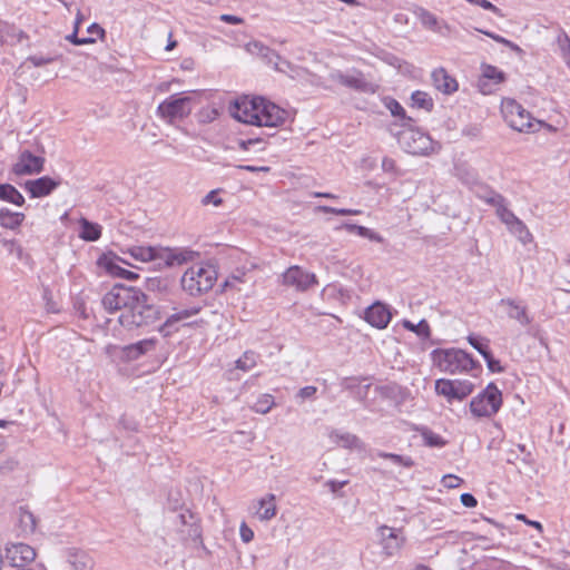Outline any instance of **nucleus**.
<instances>
[{
	"label": "nucleus",
	"instance_id": "5",
	"mask_svg": "<svg viewBox=\"0 0 570 570\" xmlns=\"http://www.w3.org/2000/svg\"><path fill=\"white\" fill-rule=\"evenodd\" d=\"M501 111L507 124L520 132H532L538 130V127L546 125L535 120L528 110L513 99H504Z\"/></svg>",
	"mask_w": 570,
	"mask_h": 570
},
{
	"label": "nucleus",
	"instance_id": "54",
	"mask_svg": "<svg viewBox=\"0 0 570 570\" xmlns=\"http://www.w3.org/2000/svg\"><path fill=\"white\" fill-rule=\"evenodd\" d=\"M316 392H317L316 386L308 385V386L302 387L298 391L297 396L301 397L302 400L312 399L315 396Z\"/></svg>",
	"mask_w": 570,
	"mask_h": 570
},
{
	"label": "nucleus",
	"instance_id": "35",
	"mask_svg": "<svg viewBox=\"0 0 570 570\" xmlns=\"http://www.w3.org/2000/svg\"><path fill=\"white\" fill-rule=\"evenodd\" d=\"M412 107L431 111L434 102L430 95L425 91L416 90L411 96Z\"/></svg>",
	"mask_w": 570,
	"mask_h": 570
},
{
	"label": "nucleus",
	"instance_id": "26",
	"mask_svg": "<svg viewBox=\"0 0 570 570\" xmlns=\"http://www.w3.org/2000/svg\"><path fill=\"white\" fill-rule=\"evenodd\" d=\"M417 17L421 23L433 31L444 35L443 29L449 30V26L444 21H440L435 14L425 9H420Z\"/></svg>",
	"mask_w": 570,
	"mask_h": 570
},
{
	"label": "nucleus",
	"instance_id": "59",
	"mask_svg": "<svg viewBox=\"0 0 570 570\" xmlns=\"http://www.w3.org/2000/svg\"><path fill=\"white\" fill-rule=\"evenodd\" d=\"M347 484V481L328 480L325 485L332 493H337L342 488Z\"/></svg>",
	"mask_w": 570,
	"mask_h": 570
},
{
	"label": "nucleus",
	"instance_id": "18",
	"mask_svg": "<svg viewBox=\"0 0 570 570\" xmlns=\"http://www.w3.org/2000/svg\"><path fill=\"white\" fill-rule=\"evenodd\" d=\"M482 198L485 203L495 207L497 215L508 227L518 219V217L507 207L505 198L501 194L490 190Z\"/></svg>",
	"mask_w": 570,
	"mask_h": 570
},
{
	"label": "nucleus",
	"instance_id": "14",
	"mask_svg": "<svg viewBox=\"0 0 570 570\" xmlns=\"http://www.w3.org/2000/svg\"><path fill=\"white\" fill-rule=\"evenodd\" d=\"M61 184L60 178L42 176L37 179L27 180L23 188L32 198H41L50 195Z\"/></svg>",
	"mask_w": 570,
	"mask_h": 570
},
{
	"label": "nucleus",
	"instance_id": "44",
	"mask_svg": "<svg viewBox=\"0 0 570 570\" xmlns=\"http://www.w3.org/2000/svg\"><path fill=\"white\" fill-rule=\"evenodd\" d=\"M468 341L470 345L475 348L483 357H488L487 354L490 352L489 340L475 335H469Z\"/></svg>",
	"mask_w": 570,
	"mask_h": 570
},
{
	"label": "nucleus",
	"instance_id": "36",
	"mask_svg": "<svg viewBox=\"0 0 570 570\" xmlns=\"http://www.w3.org/2000/svg\"><path fill=\"white\" fill-rule=\"evenodd\" d=\"M419 431L426 446L442 448L446 444V441L441 435L434 433L428 428H421Z\"/></svg>",
	"mask_w": 570,
	"mask_h": 570
},
{
	"label": "nucleus",
	"instance_id": "8",
	"mask_svg": "<svg viewBox=\"0 0 570 570\" xmlns=\"http://www.w3.org/2000/svg\"><path fill=\"white\" fill-rule=\"evenodd\" d=\"M501 405V391L495 384L490 383L483 392L471 400L470 410L474 416L490 417L500 410Z\"/></svg>",
	"mask_w": 570,
	"mask_h": 570
},
{
	"label": "nucleus",
	"instance_id": "37",
	"mask_svg": "<svg viewBox=\"0 0 570 570\" xmlns=\"http://www.w3.org/2000/svg\"><path fill=\"white\" fill-rule=\"evenodd\" d=\"M259 355L253 351H246L237 361L236 368L244 372L250 371L256 366Z\"/></svg>",
	"mask_w": 570,
	"mask_h": 570
},
{
	"label": "nucleus",
	"instance_id": "23",
	"mask_svg": "<svg viewBox=\"0 0 570 570\" xmlns=\"http://www.w3.org/2000/svg\"><path fill=\"white\" fill-rule=\"evenodd\" d=\"M199 253L188 248H174L169 249L166 255V263L170 266L181 265L184 263L193 262Z\"/></svg>",
	"mask_w": 570,
	"mask_h": 570
},
{
	"label": "nucleus",
	"instance_id": "16",
	"mask_svg": "<svg viewBox=\"0 0 570 570\" xmlns=\"http://www.w3.org/2000/svg\"><path fill=\"white\" fill-rule=\"evenodd\" d=\"M392 314L387 305L375 302L365 309L364 320L373 327L383 330L391 322Z\"/></svg>",
	"mask_w": 570,
	"mask_h": 570
},
{
	"label": "nucleus",
	"instance_id": "19",
	"mask_svg": "<svg viewBox=\"0 0 570 570\" xmlns=\"http://www.w3.org/2000/svg\"><path fill=\"white\" fill-rule=\"evenodd\" d=\"M66 561L70 570H94L95 568V560L90 553L76 548L67 551Z\"/></svg>",
	"mask_w": 570,
	"mask_h": 570
},
{
	"label": "nucleus",
	"instance_id": "40",
	"mask_svg": "<svg viewBox=\"0 0 570 570\" xmlns=\"http://www.w3.org/2000/svg\"><path fill=\"white\" fill-rule=\"evenodd\" d=\"M274 396L271 394H262L256 402L252 405V410L261 413L266 414L268 413L272 407L274 406Z\"/></svg>",
	"mask_w": 570,
	"mask_h": 570
},
{
	"label": "nucleus",
	"instance_id": "6",
	"mask_svg": "<svg viewBox=\"0 0 570 570\" xmlns=\"http://www.w3.org/2000/svg\"><path fill=\"white\" fill-rule=\"evenodd\" d=\"M194 102L195 98L193 95H171L158 105L157 115L168 124H174L190 115Z\"/></svg>",
	"mask_w": 570,
	"mask_h": 570
},
{
	"label": "nucleus",
	"instance_id": "3",
	"mask_svg": "<svg viewBox=\"0 0 570 570\" xmlns=\"http://www.w3.org/2000/svg\"><path fill=\"white\" fill-rule=\"evenodd\" d=\"M217 281V271L210 263L197 264L189 267L181 276L183 289L190 296H200L213 288Z\"/></svg>",
	"mask_w": 570,
	"mask_h": 570
},
{
	"label": "nucleus",
	"instance_id": "60",
	"mask_svg": "<svg viewBox=\"0 0 570 570\" xmlns=\"http://www.w3.org/2000/svg\"><path fill=\"white\" fill-rule=\"evenodd\" d=\"M203 204H214L215 206H218L222 204V199L217 197V194L215 190L209 191L203 199Z\"/></svg>",
	"mask_w": 570,
	"mask_h": 570
},
{
	"label": "nucleus",
	"instance_id": "15",
	"mask_svg": "<svg viewBox=\"0 0 570 570\" xmlns=\"http://www.w3.org/2000/svg\"><path fill=\"white\" fill-rule=\"evenodd\" d=\"M334 79L342 86L365 94H374L376 89V86L367 81L364 75L360 71H355L354 73L338 72L336 76H334Z\"/></svg>",
	"mask_w": 570,
	"mask_h": 570
},
{
	"label": "nucleus",
	"instance_id": "27",
	"mask_svg": "<svg viewBox=\"0 0 570 570\" xmlns=\"http://www.w3.org/2000/svg\"><path fill=\"white\" fill-rule=\"evenodd\" d=\"M18 522L21 532L32 534L37 529V519L35 514L24 507L19 508Z\"/></svg>",
	"mask_w": 570,
	"mask_h": 570
},
{
	"label": "nucleus",
	"instance_id": "4",
	"mask_svg": "<svg viewBox=\"0 0 570 570\" xmlns=\"http://www.w3.org/2000/svg\"><path fill=\"white\" fill-rule=\"evenodd\" d=\"M434 364L442 371L450 374L469 372L473 370L476 362L463 350H435L432 353Z\"/></svg>",
	"mask_w": 570,
	"mask_h": 570
},
{
	"label": "nucleus",
	"instance_id": "58",
	"mask_svg": "<svg viewBox=\"0 0 570 570\" xmlns=\"http://www.w3.org/2000/svg\"><path fill=\"white\" fill-rule=\"evenodd\" d=\"M461 503L466 508H474L478 504L476 499L471 493H463L461 494Z\"/></svg>",
	"mask_w": 570,
	"mask_h": 570
},
{
	"label": "nucleus",
	"instance_id": "33",
	"mask_svg": "<svg viewBox=\"0 0 570 570\" xmlns=\"http://www.w3.org/2000/svg\"><path fill=\"white\" fill-rule=\"evenodd\" d=\"M493 80L494 85L501 83L504 80V73L493 66H484L482 78L480 79L479 86L483 92L491 91L485 89V80Z\"/></svg>",
	"mask_w": 570,
	"mask_h": 570
},
{
	"label": "nucleus",
	"instance_id": "55",
	"mask_svg": "<svg viewBox=\"0 0 570 570\" xmlns=\"http://www.w3.org/2000/svg\"><path fill=\"white\" fill-rule=\"evenodd\" d=\"M263 142L262 138H249V139H239L238 147L243 150H248L250 146L261 145Z\"/></svg>",
	"mask_w": 570,
	"mask_h": 570
},
{
	"label": "nucleus",
	"instance_id": "45",
	"mask_svg": "<svg viewBox=\"0 0 570 570\" xmlns=\"http://www.w3.org/2000/svg\"><path fill=\"white\" fill-rule=\"evenodd\" d=\"M130 254L134 258L141 262H149L156 257L155 249L151 247H134L130 249Z\"/></svg>",
	"mask_w": 570,
	"mask_h": 570
},
{
	"label": "nucleus",
	"instance_id": "22",
	"mask_svg": "<svg viewBox=\"0 0 570 570\" xmlns=\"http://www.w3.org/2000/svg\"><path fill=\"white\" fill-rule=\"evenodd\" d=\"M248 49L252 52H256L261 56L268 65H272L275 70L279 72H286V70L279 65L281 56L273 49L264 46L258 41L248 43Z\"/></svg>",
	"mask_w": 570,
	"mask_h": 570
},
{
	"label": "nucleus",
	"instance_id": "61",
	"mask_svg": "<svg viewBox=\"0 0 570 570\" xmlns=\"http://www.w3.org/2000/svg\"><path fill=\"white\" fill-rule=\"evenodd\" d=\"M396 168L395 160L390 157H384L382 159V169L386 173H393Z\"/></svg>",
	"mask_w": 570,
	"mask_h": 570
},
{
	"label": "nucleus",
	"instance_id": "51",
	"mask_svg": "<svg viewBox=\"0 0 570 570\" xmlns=\"http://www.w3.org/2000/svg\"><path fill=\"white\" fill-rule=\"evenodd\" d=\"M461 483H462V479H460L459 476L453 475V474L444 475L442 479V484L448 489L458 488V487H460Z\"/></svg>",
	"mask_w": 570,
	"mask_h": 570
},
{
	"label": "nucleus",
	"instance_id": "34",
	"mask_svg": "<svg viewBox=\"0 0 570 570\" xmlns=\"http://www.w3.org/2000/svg\"><path fill=\"white\" fill-rule=\"evenodd\" d=\"M155 344H156V340H154V338L139 341L135 344L127 346V348H126L127 355L130 358H138L139 356L144 355L148 351L153 350L155 347Z\"/></svg>",
	"mask_w": 570,
	"mask_h": 570
},
{
	"label": "nucleus",
	"instance_id": "50",
	"mask_svg": "<svg viewBox=\"0 0 570 570\" xmlns=\"http://www.w3.org/2000/svg\"><path fill=\"white\" fill-rule=\"evenodd\" d=\"M218 116V111L215 108L204 109L199 112V121L200 122H210L215 120Z\"/></svg>",
	"mask_w": 570,
	"mask_h": 570
},
{
	"label": "nucleus",
	"instance_id": "64",
	"mask_svg": "<svg viewBox=\"0 0 570 570\" xmlns=\"http://www.w3.org/2000/svg\"><path fill=\"white\" fill-rule=\"evenodd\" d=\"M119 425H121L125 430H129V431L136 430V422L128 420L126 416L120 417Z\"/></svg>",
	"mask_w": 570,
	"mask_h": 570
},
{
	"label": "nucleus",
	"instance_id": "31",
	"mask_svg": "<svg viewBox=\"0 0 570 570\" xmlns=\"http://www.w3.org/2000/svg\"><path fill=\"white\" fill-rule=\"evenodd\" d=\"M0 200L22 206L24 204V197L21 193L10 184H0Z\"/></svg>",
	"mask_w": 570,
	"mask_h": 570
},
{
	"label": "nucleus",
	"instance_id": "46",
	"mask_svg": "<svg viewBox=\"0 0 570 570\" xmlns=\"http://www.w3.org/2000/svg\"><path fill=\"white\" fill-rule=\"evenodd\" d=\"M245 276H246V273L243 272V271H236L235 273H233L232 275H229L224 284H223V288L226 289L228 287H236V285L238 283H243L245 282Z\"/></svg>",
	"mask_w": 570,
	"mask_h": 570
},
{
	"label": "nucleus",
	"instance_id": "39",
	"mask_svg": "<svg viewBox=\"0 0 570 570\" xmlns=\"http://www.w3.org/2000/svg\"><path fill=\"white\" fill-rule=\"evenodd\" d=\"M509 230L515 235L523 244H527L531 240L532 235L529 232L528 227L523 224L519 218L512 223L509 227Z\"/></svg>",
	"mask_w": 570,
	"mask_h": 570
},
{
	"label": "nucleus",
	"instance_id": "30",
	"mask_svg": "<svg viewBox=\"0 0 570 570\" xmlns=\"http://www.w3.org/2000/svg\"><path fill=\"white\" fill-rule=\"evenodd\" d=\"M24 220V214L11 212L8 208L0 209V225L4 228L14 229Z\"/></svg>",
	"mask_w": 570,
	"mask_h": 570
},
{
	"label": "nucleus",
	"instance_id": "24",
	"mask_svg": "<svg viewBox=\"0 0 570 570\" xmlns=\"http://www.w3.org/2000/svg\"><path fill=\"white\" fill-rule=\"evenodd\" d=\"M275 501L276 497L273 493H268L258 500L259 509L257 515L261 521H269L276 515L277 507Z\"/></svg>",
	"mask_w": 570,
	"mask_h": 570
},
{
	"label": "nucleus",
	"instance_id": "10",
	"mask_svg": "<svg viewBox=\"0 0 570 570\" xmlns=\"http://www.w3.org/2000/svg\"><path fill=\"white\" fill-rule=\"evenodd\" d=\"M36 558V551L26 543H12L6 548L3 556L4 563L16 569L24 568V566Z\"/></svg>",
	"mask_w": 570,
	"mask_h": 570
},
{
	"label": "nucleus",
	"instance_id": "29",
	"mask_svg": "<svg viewBox=\"0 0 570 570\" xmlns=\"http://www.w3.org/2000/svg\"><path fill=\"white\" fill-rule=\"evenodd\" d=\"M198 313V309L197 308H194V309H183L178 313H175L173 315H170L166 322L159 327V332L164 335V336H168L170 333H171V328L174 327V325L183 320H186L195 314Z\"/></svg>",
	"mask_w": 570,
	"mask_h": 570
},
{
	"label": "nucleus",
	"instance_id": "21",
	"mask_svg": "<svg viewBox=\"0 0 570 570\" xmlns=\"http://www.w3.org/2000/svg\"><path fill=\"white\" fill-rule=\"evenodd\" d=\"M433 86L445 95H451L458 90V81L451 77L444 68L435 69L432 75Z\"/></svg>",
	"mask_w": 570,
	"mask_h": 570
},
{
	"label": "nucleus",
	"instance_id": "1",
	"mask_svg": "<svg viewBox=\"0 0 570 570\" xmlns=\"http://www.w3.org/2000/svg\"><path fill=\"white\" fill-rule=\"evenodd\" d=\"M104 308L109 312H121L118 321L129 331L148 327L160 320L158 306L138 287L114 285L101 299Z\"/></svg>",
	"mask_w": 570,
	"mask_h": 570
},
{
	"label": "nucleus",
	"instance_id": "9",
	"mask_svg": "<svg viewBox=\"0 0 570 570\" xmlns=\"http://www.w3.org/2000/svg\"><path fill=\"white\" fill-rule=\"evenodd\" d=\"M474 385L470 381L439 379L435 381V392L446 397L449 402L452 400L462 401L473 391Z\"/></svg>",
	"mask_w": 570,
	"mask_h": 570
},
{
	"label": "nucleus",
	"instance_id": "43",
	"mask_svg": "<svg viewBox=\"0 0 570 570\" xmlns=\"http://www.w3.org/2000/svg\"><path fill=\"white\" fill-rule=\"evenodd\" d=\"M377 456L386 460H391L394 464L403 465L405 468H412L414 461L410 456H402L395 453L377 452Z\"/></svg>",
	"mask_w": 570,
	"mask_h": 570
},
{
	"label": "nucleus",
	"instance_id": "41",
	"mask_svg": "<svg viewBox=\"0 0 570 570\" xmlns=\"http://www.w3.org/2000/svg\"><path fill=\"white\" fill-rule=\"evenodd\" d=\"M403 326L424 338H429L431 335L430 325L425 320H421L417 324H414L411 321H404Z\"/></svg>",
	"mask_w": 570,
	"mask_h": 570
},
{
	"label": "nucleus",
	"instance_id": "56",
	"mask_svg": "<svg viewBox=\"0 0 570 570\" xmlns=\"http://www.w3.org/2000/svg\"><path fill=\"white\" fill-rule=\"evenodd\" d=\"M317 209L322 213H326V214H335V215H340V216H346L348 215V209L346 208H334V207H330V206H318Z\"/></svg>",
	"mask_w": 570,
	"mask_h": 570
},
{
	"label": "nucleus",
	"instance_id": "48",
	"mask_svg": "<svg viewBox=\"0 0 570 570\" xmlns=\"http://www.w3.org/2000/svg\"><path fill=\"white\" fill-rule=\"evenodd\" d=\"M488 357H483L487 362L488 368L491 372L501 373L503 372V367L500 364L499 360H495L491 353V351L487 354Z\"/></svg>",
	"mask_w": 570,
	"mask_h": 570
},
{
	"label": "nucleus",
	"instance_id": "7",
	"mask_svg": "<svg viewBox=\"0 0 570 570\" xmlns=\"http://www.w3.org/2000/svg\"><path fill=\"white\" fill-rule=\"evenodd\" d=\"M397 140L401 147L412 155H428L433 151V141L431 137L413 128L411 122L403 126V129L397 134Z\"/></svg>",
	"mask_w": 570,
	"mask_h": 570
},
{
	"label": "nucleus",
	"instance_id": "62",
	"mask_svg": "<svg viewBox=\"0 0 570 570\" xmlns=\"http://www.w3.org/2000/svg\"><path fill=\"white\" fill-rule=\"evenodd\" d=\"M238 168L242 170L250 171V173H258V171L268 173L271 170V168L267 166L257 167V166H252V165H239Z\"/></svg>",
	"mask_w": 570,
	"mask_h": 570
},
{
	"label": "nucleus",
	"instance_id": "12",
	"mask_svg": "<svg viewBox=\"0 0 570 570\" xmlns=\"http://www.w3.org/2000/svg\"><path fill=\"white\" fill-rule=\"evenodd\" d=\"M283 284L304 292L311 286L316 285L317 278L314 273H308L302 267L294 265L288 267L283 274Z\"/></svg>",
	"mask_w": 570,
	"mask_h": 570
},
{
	"label": "nucleus",
	"instance_id": "25",
	"mask_svg": "<svg viewBox=\"0 0 570 570\" xmlns=\"http://www.w3.org/2000/svg\"><path fill=\"white\" fill-rule=\"evenodd\" d=\"M360 382L361 380L358 377H344L341 385L344 390L350 391L356 400L364 402L367 397L371 384L362 386Z\"/></svg>",
	"mask_w": 570,
	"mask_h": 570
},
{
	"label": "nucleus",
	"instance_id": "28",
	"mask_svg": "<svg viewBox=\"0 0 570 570\" xmlns=\"http://www.w3.org/2000/svg\"><path fill=\"white\" fill-rule=\"evenodd\" d=\"M80 238L87 242H96L101 236V226L97 223L89 222L86 218L79 220Z\"/></svg>",
	"mask_w": 570,
	"mask_h": 570
},
{
	"label": "nucleus",
	"instance_id": "53",
	"mask_svg": "<svg viewBox=\"0 0 570 570\" xmlns=\"http://www.w3.org/2000/svg\"><path fill=\"white\" fill-rule=\"evenodd\" d=\"M239 533H240V538L242 540L245 542V543H248L253 540L254 538V532L253 530L247 527V524L245 522H243L240 524V528H239Z\"/></svg>",
	"mask_w": 570,
	"mask_h": 570
},
{
	"label": "nucleus",
	"instance_id": "63",
	"mask_svg": "<svg viewBox=\"0 0 570 570\" xmlns=\"http://www.w3.org/2000/svg\"><path fill=\"white\" fill-rule=\"evenodd\" d=\"M220 20L230 24H240L244 22L243 18L233 14H222Z\"/></svg>",
	"mask_w": 570,
	"mask_h": 570
},
{
	"label": "nucleus",
	"instance_id": "38",
	"mask_svg": "<svg viewBox=\"0 0 570 570\" xmlns=\"http://www.w3.org/2000/svg\"><path fill=\"white\" fill-rule=\"evenodd\" d=\"M385 107L391 111L392 116L399 117L402 120V126H406V124L413 121L411 117L406 116L404 108L395 99L387 98L385 100Z\"/></svg>",
	"mask_w": 570,
	"mask_h": 570
},
{
	"label": "nucleus",
	"instance_id": "2",
	"mask_svg": "<svg viewBox=\"0 0 570 570\" xmlns=\"http://www.w3.org/2000/svg\"><path fill=\"white\" fill-rule=\"evenodd\" d=\"M232 116L244 124L258 127H278L284 124L286 111L262 97L236 101Z\"/></svg>",
	"mask_w": 570,
	"mask_h": 570
},
{
	"label": "nucleus",
	"instance_id": "42",
	"mask_svg": "<svg viewBox=\"0 0 570 570\" xmlns=\"http://www.w3.org/2000/svg\"><path fill=\"white\" fill-rule=\"evenodd\" d=\"M146 288L153 293L166 294L168 291V281L161 277L147 278Z\"/></svg>",
	"mask_w": 570,
	"mask_h": 570
},
{
	"label": "nucleus",
	"instance_id": "52",
	"mask_svg": "<svg viewBox=\"0 0 570 570\" xmlns=\"http://www.w3.org/2000/svg\"><path fill=\"white\" fill-rule=\"evenodd\" d=\"M7 33L9 37L17 39L18 42H21L22 40H27L29 38L28 35L23 30L17 28L14 26H10L8 28Z\"/></svg>",
	"mask_w": 570,
	"mask_h": 570
},
{
	"label": "nucleus",
	"instance_id": "47",
	"mask_svg": "<svg viewBox=\"0 0 570 570\" xmlns=\"http://www.w3.org/2000/svg\"><path fill=\"white\" fill-rule=\"evenodd\" d=\"M559 43L562 49V58H563L566 65L568 66V68L570 69V39H569V37L567 35H564L563 40L559 39Z\"/></svg>",
	"mask_w": 570,
	"mask_h": 570
},
{
	"label": "nucleus",
	"instance_id": "17",
	"mask_svg": "<svg viewBox=\"0 0 570 570\" xmlns=\"http://www.w3.org/2000/svg\"><path fill=\"white\" fill-rule=\"evenodd\" d=\"M499 305L505 308L509 318L517 321L520 325L527 326L532 322L528 314V307L514 298H502Z\"/></svg>",
	"mask_w": 570,
	"mask_h": 570
},
{
	"label": "nucleus",
	"instance_id": "49",
	"mask_svg": "<svg viewBox=\"0 0 570 570\" xmlns=\"http://www.w3.org/2000/svg\"><path fill=\"white\" fill-rule=\"evenodd\" d=\"M55 61L53 57H43V56H30L27 58V62L32 63L35 67H41Z\"/></svg>",
	"mask_w": 570,
	"mask_h": 570
},
{
	"label": "nucleus",
	"instance_id": "32",
	"mask_svg": "<svg viewBox=\"0 0 570 570\" xmlns=\"http://www.w3.org/2000/svg\"><path fill=\"white\" fill-rule=\"evenodd\" d=\"M340 228H344L348 233H356L358 236L368 238L370 240H373L376 243H383V240H384V238L380 234L371 230L367 227L360 226L356 224L344 223Z\"/></svg>",
	"mask_w": 570,
	"mask_h": 570
},
{
	"label": "nucleus",
	"instance_id": "13",
	"mask_svg": "<svg viewBox=\"0 0 570 570\" xmlns=\"http://www.w3.org/2000/svg\"><path fill=\"white\" fill-rule=\"evenodd\" d=\"M383 552L387 557L396 554L405 542L402 530L382 525L379 528Z\"/></svg>",
	"mask_w": 570,
	"mask_h": 570
},
{
	"label": "nucleus",
	"instance_id": "11",
	"mask_svg": "<svg viewBox=\"0 0 570 570\" xmlns=\"http://www.w3.org/2000/svg\"><path fill=\"white\" fill-rule=\"evenodd\" d=\"M45 158L33 155L30 150H22L11 171L17 176L36 175L43 170Z\"/></svg>",
	"mask_w": 570,
	"mask_h": 570
},
{
	"label": "nucleus",
	"instance_id": "57",
	"mask_svg": "<svg viewBox=\"0 0 570 570\" xmlns=\"http://www.w3.org/2000/svg\"><path fill=\"white\" fill-rule=\"evenodd\" d=\"M66 39L77 46L94 42V39L91 38H78L77 30H75L71 35L67 36Z\"/></svg>",
	"mask_w": 570,
	"mask_h": 570
},
{
	"label": "nucleus",
	"instance_id": "20",
	"mask_svg": "<svg viewBox=\"0 0 570 570\" xmlns=\"http://www.w3.org/2000/svg\"><path fill=\"white\" fill-rule=\"evenodd\" d=\"M97 264L100 268L105 269L110 276L134 279L137 278L138 275L131 271H128L121 267L118 264V257L102 255L98 258Z\"/></svg>",
	"mask_w": 570,
	"mask_h": 570
}]
</instances>
